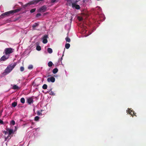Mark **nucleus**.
Segmentation results:
<instances>
[{
    "instance_id": "34",
    "label": "nucleus",
    "mask_w": 146,
    "mask_h": 146,
    "mask_svg": "<svg viewBox=\"0 0 146 146\" xmlns=\"http://www.w3.org/2000/svg\"><path fill=\"white\" fill-rule=\"evenodd\" d=\"M50 92V93H49L50 94V95H51V94H52L53 95H54V94H54V93H53V92H46L45 94H46L47 93V92Z\"/></svg>"
},
{
    "instance_id": "29",
    "label": "nucleus",
    "mask_w": 146,
    "mask_h": 146,
    "mask_svg": "<svg viewBox=\"0 0 146 146\" xmlns=\"http://www.w3.org/2000/svg\"><path fill=\"white\" fill-rule=\"evenodd\" d=\"M59 0H51V2L52 3H54L55 2H58Z\"/></svg>"
},
{
    "instance_id": "10",
    "label": "nucleus",
    "mask_w": 146,
    "mask_h": 146,
    "mask_svg": "<svg viewBox=\"0 0 146 146\" xmlns=\"http://www.w3.org/2000/svg\"><path fill=\"white\" fill-rule=\"evenodd\" d=\"M55 78L53 77H49L47 79V81L49 82H54L55 81Z\"/></svg>"
},
{
    "instance_id": "31",
    "label": "nucleus",
    "mask_w": 146,
    "mask_h": 146,
    "mask_svg": "<svg viewBox=\"0 0 146 146\" xmlns=\"http://www.w3.org/2000/svg\"><path fill=\"white\" fill-rule=\"evenodd\" d=\"M20 70L22 72L24 71V68L23 66H21L20 67Z\"/></svg>"
},
{
    "instance_id": "14",
    "label": "nucleus",
    "mask_w": 146,
    "mask_h": 146,
    "mask_svg": "<svg viewBox=\"0 0 146 146\" xmlns=\"http://www.w3.org/2000/svg\"><path fill=\"white\" fill-rule=\"evenodd\" d=\"M7 130L9 132V135H11L13 133V131L12 129L7 128Z\"/></svg>"
},
{
    "instance_id": "7",
    "label": "nucleus",
    "mask_w": 146,
    "mask_h": 146,
    "mask_svg": "<svg viewBox=\"0 0 146 146\" xmlns=\"http://www.w3.org/2000/svg\"><path fill=\"white\" fill-rule=\"evenodd\" d=\"M47 9L46 6L44 5L38 9L37 10V12L38 13L43 12H45Z\"/></svg>"
},
{
    "instance_id": "1",
    "label": "nucleus",
    "mask_w": 146,
    "mask_h": 146,
    "mask_svg": "<svg viewBox=\"0 0 146 146\" xmlns=\"http://www.w3.org/2000/svg\"><path fill=\"white\" fill-rule=\"evenodd\" d=\"M16 65L15 63L11 64L9 65L3 73L4 75H5L10 73Z\"/></svg>"
},
{
    "instance_id": "25",
    "label": "nucleus",
    "mask_w": 146,
    "mask_h": 146,
    "mask_svg": "<svg viewBox=\"0 0 146 146\" xmlns=\"http://www.w3.org/2000/svg\"><path fill=\"white\" fill-rule=\"evenodd\" d=\"M10 124L13 125H14L15 124V122L13 120H12L10 122Z\"/></svg>"
},
{
    "instance_id": "5",
    "label": "nucleus",
    "mask_w": 146,
    "mask_h": 146,
    "mask_svg": "<svg viewBox=\"0 0 146 146\" xmlns=\"http://www.w3.org/2000/svg\"><path fill=\"white\" fill-rule=\"evenodd\" d=\"M86 26L83 25V27L82 28L81 31H82V33L83 34H86V35H84V36L86 37L89 35H90L92 32H90L89 31H88L87 30H86Z\"/></svg>"
},
{
    "instance_id": "11",
    "label": "nucleus",
    "mask_w": 146,
    "mask_h": 146,
    "mask_svg": "<svg viewBox=\"0 0 146 146\" xmlns=\"http://www.w3.org/2000/svg\"><path fill=\"white\" fill-rule=\"evenodd\" d=\"M9 58V56L4 55L0 59L1 61H5L7 60Z\"/></svg>"
},
{
    "instance_id": "23",
    "label": "nucleus",
    "mask_w": 146,
    "mask_h": 146,
    "mask_svg": "<svg viewBox=\"0 0 146 146\" xmlns=\"http://www.w3.org/2000/svg\"><path fill=\"white\" fill-rule=\"evenodd\" d=\"M65 40L67 42H70V39L68 37H67L65 38Z\"/></svg>"
},
{
    "instance_id": "16",
    "label": "nucleus",
    "mask_w": 146,
    "mask_h": 146,
    "mask_svg": "<svg viewBox=\"0 0 146 146\" xmlns=\"http://www.w3.org/2000/svg\"><path fill=\"white\" fill-rule=\"evenodd\" d=\"M37 44L38 45L36 46V49L37 50L39 51L41 50V47L38 45V43H37Z\"/></svg>"
},
{
    "instance_id": "17",
    "label": "nucleus",
    "mask_w": 146,
    "mask_h": 146,
    "mask_svg": "<svg viewBox=\"0 0 146 146\" xmlns=\"http://www.w3.org/2000/svg\"><path fill=\"white\" fill-rule=\"evenodd\" d=\"M47 50L48 52L50 54H51L52 52V49L50 48H47Z\"/></svg>"
},
{
    "instance_id": "37",
    "label": "nucleus",
    "mask_w": 146,
    "mask_h": 146,
    "mask_svg": "<svg viewBox=\"0 0 146 146\" xmlns=\"http://www.w3.org/2000/svg\"><path fill=\"white\" fill-rule=\"evenodd\" d=\"M87 0H83V2L85 3L87 1Z\"/></svg>"
},
{
    "instance_id": "8",
    "label": "nucleus",
    "mask_w": 146,
    "mask_h": 146,
    "mask_svg": "<svg viewBox=\"0 0 146 146\" xmlns=\"http://www.w3.org/2000/svg\"><path fill=\"white\" fill-rule=\"evenodd\" d=\"M127 113L130 114L133 117L134 115H136V113H135L134 111L128 108V110H127Z\"/></svg>"
},
{
    "instance_id": "20",
    "label": "nucleus",
    "mask_w": 146,
    "mask_h": 146,
    "mask_svg": "<svg viewBox=\"0 0 146 146\" xmlns=\"http://www.w3.org/2000/svg\"><path fill=\"white\" fill-rule=\"evenodd\" d=\"M70 46V45L69 43H66L65 45V48L67 49H68Z\"/></svg>"
},
{
    "instance_id": "4",
    "label": "nucleus",
    "mask_w": 146,
    "mask_h": 146,
    "mask_svg": "<svg viewBox=\"0 0 146 146\" xmlns=\"http://www.w3.org/2000/svg\"><path fill=\"white\" fill-rule=\"evenodd\" d=\"M68 3L71 2L72 3V7L73 8L78 10L80 8L79 5L77 4V2L79 1L77 0L75 1L74 2H72V0H66Z\"/></svg>"
},
{
    "instance_id": "12",
    "label": "nucleus",
    "mask_w": 146,
    "mask_h": 146,
    "mask_svg": "<svg viewBox=\"0 0 146 146\" xmlns=\"http://www.w3.org/2000/svg\"><path fill=\"white\" fill-rule=\"evenodd\" d=\"M12 88L14 90H18L20 88V87L17 86L16 85H11Z\"/></svg>"
},
{
    "instance_id": "32",
    "label": "nucleus",
    "mask_w": 146,
    "mask_h": 146,
    "mask_svg": "<svg viewBox=\"0 0 146 146\" xmlns=\"http://www.w3.org/2000/svg\"><path fill=\"white\" fill-rule=\"evenodd\" d=\"M37 114L38 115H42V113H41V112L39 111H37Z\"/></svg>"
},
{
    "instance_id": "18",
    "label": "nucleus",
    "mask_w": 146,
    "mask_h": 146,
    "mask_svg": "<svg viewBox=\"0 0 146 146\" xmlns=\"http://www.w3.org/2000/svg\"><path fill=\"white\" fill-rule=\"evenodd\" d=\"M17 105V103L16 102H14L12 104V106L13 107H15Z\"/></svg>"
},
{
    "instance_id": "9",
    "label": "nucleus",
    "mask_w": 146,
    "mask_h": 146,
    "mask_svg": "<svg viewBox=\"0 0 146 146\" xmlns=\"http://www.w3.org/2000/svg\"><path fill=\"white\" fill-rule=\"evenodd\" d=\"M48 38V36L47 35H44L42 38V42L44 44H46V43L48 42V40H47V38Z\"/></svg>"
},
{
    "instance_id": "36",
    "label": "nucleus",
    "mask_w": 146,
    "mask_h": 146,
    "mask_svg": "<svg viewBox=\"0 0 146 146\" xmlns=\"http://www.w3.org/2000/svg\"><path fill=\"white\" fill-rule=\"evenodd\" d=\"M0 124H4L3 122L1 119H0Z\"/></svg>"
},
{
    "instance_id": "15",
    "label": "nucleus",
    "mask_w": 146,
    "mask_h": 146,
    "mask_svg": "<svg viewBox=\"0 0 146 146\" xmlns=\"http://www.w3.org/2000/svg\"><path fill=\"white\" fill-rule=\"evenodd\" d=\"M58 71V70L57 68H55L54 69L52 70V73L54 74H55L57 73Z\"/></svg>"
},
{
    "instance_id": "19",
    "label": "nucleus",
    "mask_w": 146,
    "mask_h": 146,
    "mask_svg": "<svg viewBox=\"0 0 146 146\" xmlns=\"http://www.w3.org/2000/svg\"><path fill=\"white\" fill-rule=\"evenodd\" d=\"M38 25L39 23H35L33 25L32 27L33 28H34Z\"/></svg>"
},
{
    "instance_id": "39",
    "label": "nucleus",
    "mask_w": 146,
    "mask_h": 146,
    "mask_svg": "<svg viewBox=\"0 0 146 146\" xmlns=\"http://www.w3.org/2000/svg\"><path fill=\"white\" fill-rule=\"evenodd\" d=\"M4 133H5V134H6V133H7L5 131H4Z\"/></svg>"
},
{
    "instance_id": "43",
    "label": "nucleus",
    "mask_w": 146,
    "mask_h": 146,
    "mask_svg": "<svg viewBox=\"0 0 146 146\" xmlns=\"http://www.w3.org/2000/svg\"><path fill=\"white\" fill-rule=\"evenodd\" d=\"M15 130L16 131L17 130V129H16V127H15Z\"/></svg>"
},
{
    "instance_id": "38",
    "label": "nucleus",
    "mask_w": 146,
    "mask_h": 146,
    "mask_svg": "<svg viewBox=\"0 0 146 146\" xmlns=\"http://www.w3.org/2000/svg\"><path fill=\"white\" fill-rule=\"evenodd\" d=\"M65 72L66 75V74L67 73V72L65 70Z\"/></svg>"
},
{
    "instance_id": "27",
    "label": "nucleus",
    "mask_w": 146,
    "mask_h": 146,
    "mask_svg": "<svg viewBox=\"0 0 146 146\" xmlns=\"http://www.w3.org/2000/svg\"><path fill=\"white\" fill-rule=\"evenodd\" d=\"M47 87V85L46 84H44L42 86V88L44 89H46Z\"/></svg>"
},
{
    "instance_id": "40",
    "label": "nucleus",
    "mask_w": 146,
    "mask_h": 146,
    "mask_svg": "<svg viewBox=\"0 0 146 146\" xmlns=\"http://www.w3.org/2000/svg\"><path fill=\"white\" fill-rule=\"evenodd\" d=\"M51 90V89H50V90H49V91H48L50 92Z\"/></svg>"
},
{
    "instance_id": "44",
    "label": "nucleus",
    "mask_w": 146,
    "mask_h": 146,
    "mask_svg": "<svg viewBox=\"0 0 146 146\" xmlns=\"http://www.w3.org/2000/svg\"><path fill=\"white\" fill-rule=\"evenodd\" d=\"M59 55V52H58V55Z\"/></svg>"
},
{
    "instance_id": "33",
    "label": "nucleus",
    "mask_w": 146,
    "mask_h": 146,
    "mask_svg": "<svg viewBox=\"0 0 146 146\" xmlns=\"http://www.w3.org/2000/svg\"><path fill=\"white\" fill-rule=\"evenodd\" d=\"M41 15V14L40 13H38L36 14V17H39Z\"/></svg>"
},
{
    "instance_id": "21",
    "label": "nucleus",
    "mask_w": 146,
    "mask_h": 146,
    "mask_svg": "<svg viewBox=\"0 0 146 146\" xmlns=\"http://www.w3.org/2000/svg\"><path fill=\"white\" fill-rule=\"evenodd\" d=\"M53 64V63L51 61H49L48 62V65L49 67H51L52 66Z\"/></svg>"
},
{
    "instance_id": "26",
    "label": "nucleus",
    "mask_w": 146,
    "mask_h": 146,
    "mask_svg": "<svg viewBox=\"0 0 146 146\" xmlns=\"http://www.w3.org/2000/svg\"><path fill=\"white\" fill-rule=\"evenodd\" d=\"M39 118L40 117L39 116H36L35 118V120L36 121H38Z\"/></svg>"
},
{
    "instance_id": "13",
    "label": "nucleus",
    "mask_w": 146,
    "mask_h": 146,
    "mask_svg": "<svg viewBox=\"0 0 146 146\" xmlns=\"http://www.w3.org/2000/svg\"><path fill=\"white\" fill-rule=\"evenodd\" d=\"M33 99L32 98H30L27 99V102L29 104L33 103Z\"/></svg>"
},
{
    "instance_id": "22",
    "label": "nucleus",
    "mask_w": 146,
    "mask_h": 146,
    "mask_svg": "<svg viewBox=\"0 0 146 146\" xmlns=\"http://www.w3.org/2000/svg\"><path fill=\"white\" fill-rule=\"evenodd\" d=\"M21 102L23 104H24L25 102V99L24 98H22L20 100Z\"/></svg>"
},
{
    "instance_id": "28",
    "label": "nucleus",
    "mask_w": 146,
    "mask_h": 146,
    "mask_svg": "<svg viewBox=\"0 0 146 146\" xmlns=\"http://www.w3.org/2000/svg\"><path fill=\"white\" fill-rule=\"evenodd\" d=\"M64 51H63V53H64ZM64 54V53H63ZM64 56V54H63L62 55V57L60 58V59H59V62H61V63H62V56Z\"/></svg>"
},
{
    "instance_id": "41",
    "label": "nucleus",
    "mask_w": 146,
    "mask_h": 146,
    "mask_svg": "<svg viewBox=\"0 0 146 146\" xmlns=\"http://www.w3.org/2000/svg\"><path fill=\"white\" fill-rule=\"evenodd\" d=\"M68 26V27H69V25H66V26Z\"/></svg>"
},
{
    "instance_id": "3",
    "label": "nucleus",
    "mask_w": 146,
    "mask_h": 146,
    "mask_svg": "<svg viewBox=\"0 0 146 146\" xmlns=\"http://www.w3.org/2000/svg\"><path fill=\"white\" fill-rule=\"evenodd\" d=\"M20 9H19L13 10L10 11L8 12H6L5 13H3L0 16V18L5 17L6 16H9V15L10 14L17 13L20 11Z\"/></svg>"
},
{
    "instance_id": "6",
    "label": "nucleus",
    "mask_w": 146,
    "mask_h": 146,
    "mask_svg": "<svg viewBox=\"0 0 146 146\" xmlns=\"http://www.w3.org/2000/svg\"><path fill=\"white\" fill-rule=\"evenodd\" d=\"M13 52V49L11 48H6L4 50L3 54H5V55L7 56H9L10 54Z\"/></svg>"
},
{
    "instance_id": "42",
    "label": "nucleus",
    "mask_w": 146,
    "mask_h": 146,
    "mask_svg": "<svg viewBox=\"0 0 146 146\" xmlns=\"http://www.w3.org/2000/svg\"><path fill=\"white\" fill-rule=\"evenodd\" d=\"M79 20H80V21H81V20H82V19H81V18L80 19H79Z\"/></svg>"
},
{
    "instance_id": "2",
    "label": "nucleus",
    "mask_w": 146,
    "mask_h": 146,
    "mask_svg": "<svg viewBox=\"0 0 146 146\" xmlns=\"http://www.w3.org/2000/svg\"><path fill=\"white\" fill-rule=\"evenodd\" d=\"M95 11L98 13L99 17L100 19V20L102 21H104L105 17L104 15L102 13V9L101 7H97L95 9Z\"/></svg>"
},
{
    "instance_id": "24",
    "label": "nucleus",
    "mask_w": 146,
    "mask_h": 146,
    "mask_svg": "<svg viewBox=\"0 0 146 146\" xmlns=\"http://www.w3.org/2000/svg\"><path fill=\"white\" fill-rule=\"evenodd\" d=\"M33 68V65H32L31 64L29 65L28 66V68L29 70L32 69Z\"/></svg>"
},
{
    "instance_id": "30",
    "label": "nucleus",
    "mask_w": 146,
    "mask_h": 146,
    "mask_svg": "<svg viewBox=\"0 0 146 146\" xmlns=\"http://www.w3.org/2000/svg\"><path fill=\"white\" fill-rule=\"evenodd\" d=\"M36 10V9H31L30 10V12L31 13H33Z\"/></svg>"
},
{
    "instance_id": "35",
    "label": "nucleus",
    "mask_w": 146,
    "mask_h": 146,
    "mask_svg": "<svg viewBox=\"0 0 146 146\" xmlns=\"http://www.w3.org/2000/svg\"><path fill=\"white\" fill-rule=\"evenodd\" d=\"M11 137H10V136L9 135H8L7 136V137H6L5 138V140H6L7 139H11Z\"/></svg>"
}]
</instances>
